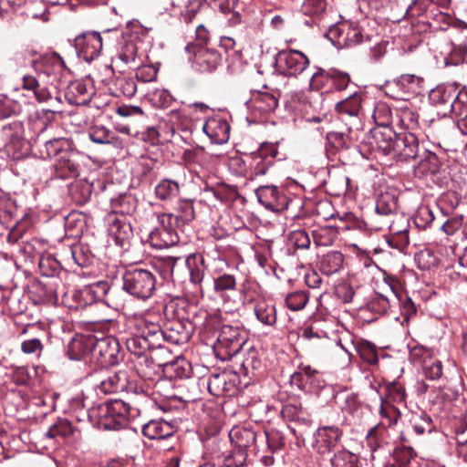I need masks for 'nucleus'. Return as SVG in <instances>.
<instances>
[{
	"label": "nucleus",
	"instance_id": "cd10ccee",
	"mask_svg": "<svg viewBox=\"0 0 467 467\" xmlns=\"http://www.w3.org/2000/svg\"><path fill=\"white\" fill-rule=\"evenodd\" d=\"M154 194L162 202H171L179 196L180 185L176 181L162 179L155 186Z\"/></svg>",
	"mask_w": 467,
	"mask_h": 467
},
{
	"label": "nucleus",
	"instance_id": "4c0bfd02",
	"mask_svg": "<svg viewBox=\"0 0 467 467\" xmlns=\"http://www.w3.org/2000/svg\"><path fill=\"white\" fill-rule=\"evenodd\" d=\"M3 136L11 143H18L24 138V125L19 120H14L2 128Z\"/></svg>",
	"mask_w": 467,
	"mask_h": 467
},
{
	"label": "nucleus",
	"instance_id": "5701e85b",
	"mask_svg": "<svg viewBox=\"0 0 467 467\" xmlns=\"http://www.w3.org/2000/svg\"><path fill=\"white\" fill-rule=\"evenodd\" d=\"M456 96V85L450 84L446 86H439L432 89L430 93V99L431 102L441 107L443 113L446 114L449 111L451 104L454 101Z\"/></svg>",
	"mask_w": 467,
	"mask_h": 467
},
{
	"label": "nucleus",
	"instance_id": "b1692460",
	"mask_svg": "<svg viewBox=\"0 0 467 467\" xmlns=\"http://www.w3.org/2000/svg\"><path fill=\"white\" fill-rule=\"evenodd\" d=\"M256 433L248 428L234 427L229 432V438L237 450H242L247 452V449L255 445Z\"/></svg>",
	"mask_w": 467,
	"mask_h": 467
},
{
	"label": "nucleus",
	"instance_id": "4468645a",
	"mask_svg": "<svg viewBox=\"0 0 467 467\" xmlns=\"http://www.w3.org/2000/svg\"><path fill=\"white\" fill-rule=\"evenodd\" d=\"M234 377L227 372L213 374L208 379V390L213 396H231L236 391Z\"/></svg>",
	"mask_w": 467,
	"mask_h": 467
},
{
	"label": "nucleus",
	"instance_id": "58836bf2",
	"mask_svg": "<svg viewBox=\"0 0 467 467\" xmlns=\"http://www.w3.org/2000/svg\"><path fill=\"white\" fill-rule=\"evenodd\" d=\"M356 350L359 357L367 363L375 365L379 361L377 349L374 344L362 340L357 343Z\"/></svg>",
	"mask_w": 467,
	"mask_h": 467
},
{
	"label": "nucleus",
	"instance_id": "473e14b6",
	"mask_svg": "<svg viewBox=\"0 0 467 467\" xmlns=\"http://www.w3.org/2000/svg\"><path fill=\"white\" fill-rule=\"evenodd\" d=\"M331 467H361L358 455L340 450L330 459Z\"/></svg>",
	"mask_w": 467,
	"mask_h": 467
},
{
	"label": "nucleus",
	"instance_id": "69168bd1",
	"mask_svg": "<svg viewBox=\"0 0 467 467\" xmlns=\"http://www.w3.org/2000/svg\"><path fill=\"white\" fill-rule=\"evenodd\" d=\"M150 326H159L157 323L147 320L143 317H138L134 319L133 327L135 332L139 335H142L145 337H150L151 333L149 332Z\"/></svg>",
	"mask_w": 467,
	"mask_h": 467
},
{
	"label": "nucleus",
	"instance_id": "c85d7f7f",
	"mask_svg": "<svg viewBox=\"0 0 467 467\" xmlns=\"http://www.w3.org/2000/svg\"><path fill=\"white\" fill-rule=\"evenodd\" d=\"M254 314L256 318L264 325L274 326L276 323V310L274 305L259 300L254 305Z\"/></svg>",
	"mask_w": 467,
	"mask_h": 467
},
{
	"label": "nucleus",
	"instance_id": "a18cd8bd",
	"mask_svg": "<svg viewBox=\"0 0 467 467\" xmlns=\"http://www.w3.org/2000/svg\"><path fill=\"white\" fill-rule=\"evenodd\" d=\"M395 218L396 220L392 218L390 220L378 221V225H375V227L377 229H382L387 226L389 229L390 235L399 234L408 229V223L403 217L397 215Z\"/></svg>",
	"mask_w": 467,
	"mask_h": 467
},
{
	"label": "nucleus",
	"instance_id": "0eeeda50",
	"mask_svg": "<svg viewBox=\"0 0 467 467\" xmlns=\"http://www.w3.org/2000/svg\"><path fill=\"white\" fill-rule=\"evenodd\" d=\"M75 47L79 57L90 62L102 49L101 36L99 31H84L75 38Z\"/></svg>",
	"mask_w": 467,
	"mask_h": 467
},
{
	"label": "nucleus",
	"instance_id": "09e8293b",
	"mask_svg": "<svg viewBox=\"0 0 467 467\" xmlns=\"http://www.w3.org/2000/svg\"><path fill=\"white\" fill-rule=\"evenodd\" d=\"M422 369L427 379L435 380L442 375V365L438 359H424Z\"/></svg>",
	"mask_w": 467,
	"mask_h": 467
},
{
	"label": "nucleus",
	"instance_id": "5fc2aeb1",
	"mask_svg": "<svg viewBox=\"0 0 467 467\" xmlns=\"http://www.w3.org/2000/svg\"><path fill=\"white\" fill-rule=\"evenodd\" d=\"M289 242L296 249H307L310 246L311 240L304 230H296L289 234Z\"/></svg>",
	"mask_w": 467,
	"mask_h": 467
},
{
	"label": "nucleus",
	"instance_id": "aec40b11",
	"mask_svg": "<svg viewBox=\"0 0 467 467\" xmlns=\"http://www.w3.org/2000/svg\"><path fill=\"white\" fill-rule=\"evenodd\" d=\"M159 333H161V348L164 341L173 345H182L191 337L190 331L179 321L171 323L164 330L159 326Z\"/></svg>",
	"mask_w": 467,
	"mask_h": 467
},
{
	"label": "nucleus",
	"instance_id": "412c9836",
	"mask_svg": "<svg viewBox=\"0 0 467 467\" xmlns=\"http://www.w3.org/2000/svg\"><path fill=\"white\" fill-rule=\"evenodd\" d=\"M108 232L116 244L120 246L132 236V228L126 216L109 218Z\"/></svg>",
	"mask_w": 467,
	"mask_h": 467
},
{
	"label": "nucleus",
	"instance_id": "39448f33",
	"mask_svg": "<svg viewBox=\"0 0 467 467\" xmlns=\"http://www.w3.org/2000/svg\"><path fill=\"white\" fill-rule=\"evenodd\" d=\"M149 332L151 333L150 337H145L134 332V335L126 338L125 345L127 349L133 355L140 357L148 350L161 348V333H159V326H150Z\"/></svg>",
	"mask_w": 467,
	"mask_h": 467
},
{
	"label": "nucleus",
	"instance_id": "864d4df0",
	"mask_svg": "<svg viewBox=\"0 0 467 467\" xmlns=\"http://www.w3.org/2000/svg\"><path fill=\"white\" fill-rule=\"evenodd\" d=\"M412 428L417 434L422 435L432 430L431 419L426 414L416 415L411 420Z\"/></svg>",
	"mask_w": 467,
	"mask_h": 467
},
{
	"label": "nucleus",
	"instance_id": "6ab92c4d",
	"mask_svg": "<svg viewBox=\"0 0 467 467\" xmlns=\"http://www.w3.org/2000/svg\"><path fill=\"white\" fill-rule=\"evenodd\" d=\"M398 200L396 196L389 192L382 193L376 202V217L373 218L378 224V221L390 220L397 217Z\"/></svg>",
	"mask_w": 467,
	"mask_h": 467
},
{
	"label": "nucleus",
	"instance_id": "9d476101",
	"mask_svg": "<svg viewBox=\"0 0 467 467\" xmlns=\"http://www.w3.org/2000/svg\"><path fill=\"white\" fill-rule=\"evenodd\" d=\"M243 341L239 337L236 328L225 326L222 328L216 345V350L219 355H223V359L231 358L239 353L242 348Z\"/></svg>",
	"mask_w": 467,
	"mask_h": 467
},
{
	"label": "nucleus",
	"instance_id": "72a5a7b5",
	"mask_svg": "<svg viewBox=\"0 0 467 467\" xmlns=\"http://www.w3.org/2000/svg\"><path fill=\"white\" fill-rule=\"evenodd\" d=\"M45 151L49 158H58L62 153L72 147V142L66 138H57L47 141Z\"/></svg>",
	"mask_w": 467,
	"mask_h": 467
},
{
	"label": "nucleus",
	"instance_id": "2eb2a0df",
	"mask_svg": "<svg viewBox=\"0 0 467 467\" xmlns=\"http://www.w3.org/2000/svg\"><path fill=\"white\" fill-rule=\"evenodd\" d=\"M341 437V431L334 426H324L317 430L315 447L320 454L329 452Z\"/></svg>",
	"mask_w": 467,
	"mask_h": 467
},
{
	"label": "nucleus",
	"instance_id": "e2e57ef3",
	"mask_svg": "<svg viewBox=\"0 0 467 467\" xmlns=\"http://www.w3.org/2000/svg\"><path fill=\"white\" fill-rule=\"evenodd\" d=\"M431 350L423 346H415L410 348V357L414 362L423 364L424 359L431 358Z\"/></svg>",
	"mask_w": 467,
	"mask_h": 467
},
{
	"label": "nucleus",
	"instance_id": "f704fd0d",
	"mask_svg": "<svg viewBox=\"0 0 467 467\" xmlns=\"http://www.w3.org/2000/svg\"><path fill=\"white\" fill-rule=\"evenodd\" d=\"M308 300V293L306 291L298 290L288 293L285 297V304L291 311H300L306 306Z\"/></svg>",
	"mask_w": 467,
	"mask_h": 467
},
{
	"label": "nucleus",
	"instance_id": "bb28decb",
	"mask_svg": "<svg viewBox=\"0 0 467 467\" xmlns=\"http://www.w3.org/2000/svg\"><path fill=\"white\" fill-rule=\"evenodd\" d=\"M203 130L215 143L226 142L229 138V126L220 119L208 120L203 126Z\"/></svg>",
	"mask_w": 467,
	"mask_h": 467
},
{
	"label": "nucleus",
	"instance_id": "052dcab7",
	"mask_svg": "<svg viewBox=\"0 0 467 467\" xmlns=\"http://www.w3.org/2000/svg\"><path fill=\"white\" fill-rule=\"evenodd\" d=\"M268 448L275 451L281 449L285 442L282 433L276 430H270L265 433Z\"/></svg>",
	"mask_w": 467,
	"mask_h": 467
},
{
	"label": "nucleus",
	"instance_id": "338daca9",
	"mask_svg": "<svg viewBox=\"0 0 467 467\" xmlns=\"http://www.w3.org/2000/svg\"><path fill=\"white\" fill-rule=\"evenodd\" d=\"M252 160H253V162H252L251 166L253 168V171H252L251 176H254V177L266 174L269 167L273 163L271 160H265V159H262V158H260L258 160H254V159H252Z\"/></svg>",
	"mask_w": 467,
	"mask_h": 467
},
{
	"label": "nucleus",
	"instance_id": "6e6d98bb",
	"mask_svg": "<svg viewBox=\"0 0 467 467\" xmlns=\"http://www.w3.org/2000/svg\"><path fill=\"white\" fill-rule=\"evenodd\" d=\"M453 129V125H443L441 123H434L431 128L432 136L438 140V144L441 142L447 143L451 139V130Z\"/></svg>",
	"mask_w": 467,
	"mask_h": 467
},
{
	"label": "nucleus",
	"instance_id": "a878e982",
	"mask_svg": "<svg viewBox=\"0 0 467 467\" xmlns=\"http://www.w3.org/2000/svg\"><path fill=\"white\" fill-rule=\"evenodd\" d=\"M174 216L183 223L192 222L195 217L192 201L189 199L179 200L176 207V214H174ZM171 217H173L171 213H163L159 216V221L161 224H164L165 221L171 220Z\"/></svg>",
	"mask_w": 467,
	"mask_h": 467
},
{
	"label": "nucleus",
	"instance_id": "20e7f679",
	"mask_svg": "<svg viewBox=\"0 0 467 467\" xmlns=\"http://www.w3.org/2000/svg\"><path fill=\"white\" fill-rule=\"evenodd\" d=\"M91 355L102 367L114 366L120 359L119 343L112 337L99 338L92 344Z\"/></svg>",
	"mask_w": 467,
	"mask_h": 467
},
{
	"label": "nucleus",
	"instance_id": "774afa93",
	"mask_svg": "<svg viewBox=\"0 0 467 467\" xmlns=\"http://www.w3.org/2000/svg\"><path fill=\"white\" fill-rule=\"evenodd\" d=\"M462 223H463V216L462 215L453 216V217L448 219L441 225V229L444 231L445 234L451 235L462 227Z\"/></svg>",
	"mask_w": 467,
	"mask_h": 467
},
{
	"label": "nucleus",
	"instance_id": "6e6552de",
	"mask_svg": "<svg viewBox=\"0 0 467 467\" xmlns=\"http://www.w3.org/2000/svg\"><path fill=\"white\" fill-rule=\"evenodd\" d=\"M185 48L189 53L193 52L192 67L197 71L212 72L221 62V56L215 50L196 47L193 44H188Z\"/></svg>",
	"mask_w": 467,
	"mask_h": 467
},
{
	"label": "nucleus",
	"instance_id": "13d9d810",
	"mask_svg": "<svg viewBox=\"0 0 467 467\" xmlns=\"http://www.w3.org/2000/svg\"><path fill=\"white\" fill-rule=\"evenodd\" d=\"M278 153L277 147L273 143H262L258 150L252 153L251 158L258 160L260 158L265 160L274 159Z\"/></svg>",
	"mask_w": 467,
	"mask_h": 467
},
{
	"label": "nucleus",
	"instance_id": "f8f14e48",
	"mask_svg": "<svg viewBox=\"0 0 467 467\" xmlns=\"http://www.w3.org/2000/svg\"><path fill=\"white\" fill-rule=\"evenodd\" d=\"M419 151V140L411 132H400L396 140L390 155L400 161L416 159Z\"/></svg>",
	"mask_w": 467,
	"mask_h": 467
},
{
	"label": "nucleus",
	"instance_id": "f03ea898",
	"mask_svg": "<svg viewBox=\"0 0 467 467\" xmlns=\"http://www.w3.org/2000/svg\"><path fill=\"white\" fill-rule=\"evenodd\" d=\"M155 285V277L149 270L129 269L123 275V288L133 296L143 300L153 295Z\"/></svg>",
	"mask_w": 467,
	"mask_h": 467
},
{
	"label": "nucleus",
	"instance_id": "603ef678",
	"mask_svg": "<svg viewBox=\"0 0 467 467\" xmlns=\"http://www.w3.org/2000/svg\"><path fill=\"white\" fill-rule=\"evenodd\" d=\"M348 33H357V31H326L325 37L328 39L333 46L337 48L349 47L348 42Z\"/></svg>",
	"mask_w": 467,
	"mask_h": 467
},
{
	"label": "nucleus",
	"instance_id": "c756f323",
	"mask_svg": "<svg viewBox=\"0 0 467 467\" xmlns=\"http://www.w3.org/2000/svg\"><path fill=\"white\" fill-rule=\"evenodd\" d=\"M156 232H151L150 234V242L151 245L158 249H162L175 244L178 242V237L170 229L165 227Z\"/></svg>",
	"mask_w": 467,
	"mask_h": 467
},
{
	"label": "nucleus",
	"instance_id": "de8ad7c7",
	"mask_svg": "<svg viewBox=\"0 0 467 467\" xmlns=\"http://www.w3.org/2000/svg\"><path fill=\"white\" fill-rule=\"evenodd\" d=\"M434 220L433 212L428 205H421L416 211L414 223L420 229H425L431 225Z\"/></svg>",
	"mask_w": 467,
	"mask_h": 467
},
{
	"label": "nucleus",
	"instance_id": "3c124183",
	"mask_svg": "<svg viewBox=\"0 0 467 467\" xmlns=\"http://www.w3.org/2000/svg\"><path fill=\"white\" fill-rule=\"evenodd\" d=\"M255 106L264 111L274 110L278 106L277 99L267 92L259 93L254 99Z\"/></svg>",
	"mask_w": 467,
	"mask_h": 467
},
{
	"label": "nucleus",
	"instance_id": "7ed1b4c3",
	"mask_svg": "<svg viewBox=\"0 0 467 467\" xmlns=\"http://www.w3.org/2000/svg\"><path fill=\"white\" fill-rule=\"evenodd\" d=\"M383 110H386L384 106L378 108L375 110L374 119L378 126L371 130L372 141L370 143L374 145L379 150L382 151L385 155H390L399 133H396L389 126L388 116L382 121L378 120L379 113Z\"/></svg>",
	"mask_w": 467,
	"mask_h": 467
},
{
	"label": "nucleus",
	"instance_id": "4d7b16f0",
	"mask_svg": "<svg viewBox=\"0 0 467 467\" xmlns=\"http://www.w3.org/2000/svg\"><path fill=\"white\" fill-rule=\"evenodd\" d=\"M246 458V451L234 448L233 452L224 457L223 463L225 467H243Z\"/></svg>",
	"mask_w": 467,
	"mask_h": 467
},
{
	"label": "nucleus",
	"instance_id": "7c9ffc66",
	"mask_svg": "<svg viewBox=\"0 0 467 467\" xmlns=\"http://www.w3.org/2000/svg\"><path fill=\"white\" fill-rule=\"evenodd\" d=\"M344 256L340 252L332 251L323 256L320 262V270L323 274L330 275L342 267Z\"/></svg>",
	"mask_w": 467,
	"mask_h": 467
},
{
	"label": "nucleus",
	"instance_id": "1a4fd4ad",
	"mask_svg": "<svg viewBox=\"0 0 467 467\" xmlns=\"http://www.w3.org/2000/svg\"><path fill=\"white\" fill-rule=\"evenodd\" d=\"M213 15L214 11L206 3L194 0L187 6L182 18L186 24L194 26L195 29L203 30L206 25H210Z\"/></svg>",
	"mask_w": 467,
	"mask_h": 467
},
{
	"label": "nucleus",
	"instance_id": "dca6fc26",
	"mask_svg": "<svg viewBox=\"0 0 467 467\" xmlns=\"http://www.w3.org/2000/svg\"><path fill=\"white\" fill-rule=\"evenodd\" d=\"M76 153L72 150H67L56 159L54 163L56 176L60 179H68L78 175V165L74 157Z\"/></svg>",
	"mask_w": 467,
	"mask_h": 467
},
{
	"label": "nucleus",
	"instance_id": "bf43d9fd",
	"mask_svg": "<svg viewBox=\"0 0 467 467\" xmlns=\"http://www.w3.org/2000/svg\"><path fill=\"white\" fill-rule=\"evenodd\" d=\"M454 101L451 104L448 112H452L456 115H461L463 109L467 107V91L459 90L456 85V96Z\"/></svg>",
	"mask_w": 467,
	"mask_h": 467
},
{
	"label": "nucleus",
	"instance_id": "f257e3e1",
	"mask_svg": "<svg viewBox=\"0 0 467 467\" xmlns=\"http://www.w3.org/2000/svg\"><path fill=\"white\" fill-rule=\"evenodd\" d=\"M94 412L99 423L106 430H119L128 424L130 417H134L130 406L120 400L100 404Z\"/></svg>",
	"mask_w": 467,
	"mask_h": 467
},
{
	"label": "nucleus",
	"instance_id": "37998d69",
	"mask_svg": "<svg viewBox=\"0 0 467 467\" xmlns=\"http://www.w3.org/2000/svg\"><path fill=\"white\" fill-rule=\"evenodd\" d=\"M72 298L76 305L73 306L76 308L85 307L88 305H91L95 301V296L91 286H84L79 290L72 291Z\"/></svg>",
	"mask_w": 467,
	"mask_h": 467
},
{
	"label": "nucleus",
	"instance_id": "f3484780",
	"mask_svg": "<svg viewBox=\"0 0 467 467\" xmlns=\"http://www.w3.org/2000/svg\"><path fill=\"white\" fill-rule=\"evenodd\" d=\"M140 40L138 31H123L121 40L119 41V57L125 64L134 62L137 57L138 47Z\"/></svg>",
	"mask_w": 467,
	"mask_h": 467
},
{
	"label": "nucleus",
	"instance_id": "393cba45",
	"mask_svg": "<svg viewBox=\"0 0 467 467\" xmlns=\"http://www.w3.org/2000/svg\"><path fill=\"white\" fill-rule=\"evenodd\" d=\"M362 99L361 96L354 94L349 96L346 99L336 104V110L344 117L353 118L355 120L358 119L362 111Z\"/></svg>",
	"mask_w": 467,
	"mask_h": 467
},
{
	"label": "nucleus",
	"instance_id": "423d86ee",
	"mask_svg": "<svg viewBox=\"0 0 467 467\" xmlns=\"http://www.w3.org/2000/svg\"><path fill=\"white\" fill-rule=\"evenodd\" d=\"M308 63V58L297 50L281 51L275 58L278 70L286 76L300 74L307 67Z\"/></svg>",
	"mask_w": 467,
	"mask_h": 467
},
{
	"label": "nucleus",
	"instance_id": "e433bc0d",
	"mask_svg": "<svg viewBox=\"0 0 467 467\" xmlns=\"http://www.w3.org/2000/svg\"><path fill=\"white\" fill-rule=\"evenodd\" d=\"M111 207L114 213H119V216L130 214L135 211V200L131 196L121 195L119 198L112 200Z\"/></svg>",
	"mask_w": 467,
	"mask_h": 467
},
{
	"label": "nucleus",
	"instance_id": "c9c22d12",
	"mask_svg": "<svg viewBox=\"0 0 467 467\" xmlns=\"http://www.w3.org/2000/svg\"><path fill=\"white\" fill-rule=\"evenodd\" d=\"M422 78L415 75H401L396 81L397 86L400 87L404 93L418 94L420 92Z\"/></svg>",
	"mask_w": 467,
	"mask_h": 467
},
{
	"label": "nucleus",
	"instance_id": "9b49d317",
	"mask_svg": "<svg viewBox=\"0 0 467 467\" xmlns=\"http://www.w3.org/2000/svg\"><path fill=\"white\" fill-rule=\"evenodd\" d=\"M255 194L267 210L280 212L287 205L286 196L275 185H261L255 190Z\"/></svg>",
	"mask_w": 467,
	"mask_h": 467
},
{
	"label": "nucleus",
	"instance_id": "0e129e2a",
	"mask_svg": "<svg viewBox=\"0 0 467 467\" xmlns=\"http://www.w3.org/2000/svg\"><path fill=\"white\" fill-rule=\"evenodd\" d=\"M388 242L390 246L402 251L410 243L409 229L399 234L390 235Z\"/></svg>",
	"mask_w": 467,
	"mask_h": 467
},
{
	"label": "nucleus",
	"instance_id": "2f4dec72",
	"mask_svg": "<svg viewBox=\"0 0 467 467\" xmlns=\"http://www.w3.org/2000/svg\"><path fill=\"white\" fill-rule=\"evenodd\" d=\"M381 420L377 428H388L395 425L400 418L399 410L389 401L382 400L379 410Z\"/></svg>",
	"mask_w": 467,
	"mask_h": 467
},
{
	"label": "nucleus",
	"instance_id": "8fccbe9b",
	"mask_svg": "<svg viewBox=\"0 0 467 467\" xmlns=\"http://www.w3.org/2000/svg\"><path fill=\"white\" fill-rule=\"evenodd\" d=\"M89 139L99 144H106L110 142L111 132L102 125H93L88 130Z\"/></svg>",
	"mask_w": 467,
	"mask_h": 467
},
{
	"label": "nucleus",
	"instance_id": "a19ab883",
	"mask_svg": "<svg viewBox=\"0 0 467 467\" xmlns=\"http://www.w3.org/2000/svg\"><path fill=\"white\" fill-rule=\"evenodd\" d=\"M214 291L221 296H225L228 292L234 291L236 288V280L232 275H222L213 281Z\"/></svg>",
	"mask_w": 467,
	"mask_h": 467
},
{
	"label": "nucleus",
	"instance_id": "ddd939ff",
	"mask_svg": "<svg viewBox=\"0 0 467 467\" xmlns=\"http://www.w3.org/2000/svg\"><path fill=\"white\" fill-rule=\"evenodd\" d=\"M308 5L312 15L305 19V25L309 27H318L324 29H336V24L329 23L327 7V0H309Z\"/></svg>",
	"mask_w": 467,
	"mask_h": 467
},
{
	"label": "nucleus",
	"instance_id": "c03bdc74",
	"mask_svg": "<svg viewBox=\"0 0 467 467\" xmlns=\"http://www.w3.org/2000/svg\"><path fill=\"white\" fill-rule=\"evenodd\" d=\"M417 168L421 173H435L439 168L438 157L433 152L425 150Z\"/></svg>",
	"mask_w": 467,
	"mask_h": 467
},
{
	"label": "nucleus",
	"instance_id": "4be33fe9",
	"mask_svg": "<svg viewBox=\"0 0 467 467\" xmlns=\"http://www.w3.org/2000/svg\"><path fill=\"white\" fill-rule=\"evenodd\" d=\"M174 432L173 425L163 420H151L142 427V434L150 440H167Z\"/></svg>",
	"mask_w": 467,
	"mask_h": 467
},
{
	"label": "nucleus",
	"instance_id": "680f3d73",
	"mask_svg": "<svg viewBox=\"0 0 467 467\" xmlns=\"http://www.w3.org/2000/svg\"><path fill=\"white\" fill-rule=\"evenodd\" d=\"M303 410L302 404L298 400L289 401L283 406L282 413L284 417L290 420L297 418Z\"/></svg>",
	"mask_w": 467,
	"mask_h": 467
},
{
	"label": "nucleus",
	"instance_id": "49530a36",
	"mask_svg": "<svg viewBox=\"0 0 467 467\" xmlns=\"http://www.w3.org/2000/svg\"><path fill=\"white\" fill-rule=\"evenodd\" d=\"M314 243L317 246L331 245L337 238V233L333 228H321L313 232Z\"/></svg>",
	"mask_w": 467,
	"mask_h": 467
},
{
	"label": "nucleus",
	"instance_id": "a211bd4d",
	"mask_svg": "<svg viewBox=\"0 0 467 467\" xmlns=\"http://www.w3.org/2000/svg\"><path fill=\"white\" fill-rule=\"evenodd\" d=\"M129 374L126 370L109 373L99 385V389L105 394L122 392L128 389Z\"/></svg>",
	"mask_w": 467,
	"mask_h": 467
},
{
	"label": "nucleus",
	"instance_id": "79ce46f5",
	"mask_svg": "<svg viewBox=\"0 0 467 467\" xmlns=\"http://www.w3.org/2000/svg\"><path fill=\"white\" fill-rule=\"evenodd\" d=\"M366 42H375V46L371 48V53L374 59L379 60L385 55L389 42L382 40L377 31H370V34L367 33Z\"/></svg>",
	"mask_w": 467,
	"mask_h": 467
},
{
	"label": "nucleus",
	"instance_id": "ea45409f",
	"mask_svg": "<svg viewBox=\"0 0 467 467\" xmlns=\"http://www.w3.org/2000/svg\"><path fill=\"white\" fill-rule=\"evenodd\" d=\"M73 431L74 429L67 420L59 419L48 429L46 436L50 439L57 437L67 438Z\"/></svg>",
	"mask_w": 467,
	"mask_h": 467
}]
</instances>
